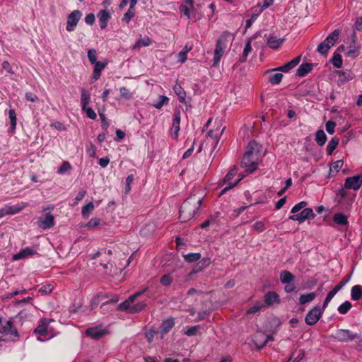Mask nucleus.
Here are the masks:
<instances>
[{"label": "nucleus", "instance_id": "nucleus-50", "mask_svg": "<svg viewBox=\"0 0 362 362\" xmlns=\"http://www.w3.org/2000/svg\"><path fill=\"white\" fill-rule=\"evenodd\" d=\"M337 293L336 292V291H334V289H332L331 291H329L328 293V294L327 295L325 300H324V303H323V305H322V308L325 309L329 304V303L331 301V300L333 298V297L337 294Z\"/></svg>", "mask_w": 362, "mask_h": 362}, {"label": "nucleus", "instance_id": "nucleus-19", "mask_svg": "<svg viewBox=\"0 0 362 362\" xmlns=\"http://www.w3.org/2000/svg\"><path fill=\"white\" fill-rule=\"evenodd\" d=\"M105 333V330L99 327H90L86 330V335L94 339H100Z\"/></svg>", "mask_w": 362, "mask_h": 362}, {"label": "nucleus", "instance_id": "nucleus-37", "mask_svg": "<svg viewBox=\"0 0 362 362\" xmlns=\"http://www.w3.org/2000/svg\"><path fill=\"white\" fill-rule=\"evenodd\" d=\"M19 211L18 209L14 206H6L5 208L0 209V218L8 214H14Z\"/></svg>", "mask_w": 362, "mask_h": 362}, {"label": "nucleus", "instance_id": "nucleus-47", "mask_svg": "<svg viewBox=\"0 0 362 362\" xmlns=\"http://www.w3.org/2000/svg\"><path fill=\"white\" fill-rule=\"evenodd\" d=\"M237 173H238V168L234 166L226 174V175L225 176V177L223 179V182H229L231 179H233L234 177V176L237 174Z\"/></svg>", "mask_w": 362, "mask_h": 362}, {"label": "nucleus", "instance_id": "nucleus-41", "mask_svg": "<svg viewBox=\"0 0 362 362\" xmlns=\"http://www.w3.org/2000/svg\"><path fill=\"white\" fill-rule=\"evenodd\" d=\"M94 209V204L92 202L82 207L81 214L83 217H88Z\"/></svg>", "mask_w": 362, "mask_h": 362}, {"label": "nucleus", "instance_id": "nucleus-16", "mask_svg": "<svg viewBox=\"0 0 362 362\" xmlns=\"http://www.w3.org/2000/svg\"><path fill=\"white\" fill-rule=\"evenodd\" d=\"M36 254L37 251L33 247H27L24 249H22L19 252L15 254L12 259L13 260L16 261L21 259L28 258Z\"/></svg>", "mask_w": 362, "mask_h": 362}, {"label": "nucleus", "instance_id": "nucleus-28", "mask_svg": "<svg viewBox=\"0 0 362 362\" xmlns=\"http://www.w3.org/2000/svg\"><path fill=\"white\" fill-rule=\"evenodd\" d=\"M173 90L178 96L179 101L182 103H185L186 93L180 84L176 83L173 87Z\"/></svg>", "mask_w": 362, "mask_h": 362}, {"label": "nucleus", "instance_id": "nucleus-18", "mask_svg": "<svg viewBox=\"0 0 362 362\" xmlns=\"http://www.w3.org/2000/svg\"><path fill=\"white\" fill-rule=\"evenodd\" d=\"M260 146L255 140L250 141L247 147L244 154L253 155L259 157Z\"/></svg>", "mask_w": 362, "mask_h": 362}, {"label": "nucleus", "instance_id": "nucleus-24", "mask_svg": "<svg viewBox=\"0 0 362 362\" xmlns=\"http://www.w3.org/2000/svg\"><path fill=\"white\" fill-rule=\"evenodd\" d=\"M313 69V64L304 63L300 65L298 67L296 75L299 77H303L310 72Z\"/></svg>", "mask_w": 362, "mask_h": 362}, {"label": "nucleus", "instance_id": "nucleus-30", "mask_svg": "<svg viewBox=\"0 0 362 362\" xmlns=\"http://www.w3.org/2000/svg\"><path fill=\"white\" fill-rule=\"evenodd\" d=\"M317 296L315 292H310L306 294H302L299 297V303L300 305H305L307 303L313 301Z\"/></svg>", "mask_w": 362, "mask_h": 362}, {"label": "nucleus", "instance_id": "nucleus-55", "mask_svg": "<svg viewBox=\"0 0 362 362\" xmlns=\"http://www.w3.org/2000/svg\"><path fill=\"white\" fill-rule=\"evenodd\" d=\"M52 289H53V286L51 284H47V285L42 286L39 289L38 292L42 295H44V294L46 295V294L51 293Z\"/></svg>", "mask_w": 362, "mask_h": 362}, {"label": "nucleus", "instance_id": "nucleus-27", "mask_svg": "<svg viewBox=\"0 0 362 362\" xmlns=\"http://www.w3.org/2000/svg\"><path fill=\"white\" fill-rule=\"evenodd\" d=\"M294 275L288 271L284 270L282 271L280 274V280L283 284H290L294 280Z\"/></svg>", "mask_w": 362, "mask_h": 362}, {"label": "nucleus", "instance_id": "nucleus-25", "mask_svg": "<svg viewBox=\"0 0 362 362\" xmlns=\"http://www.w3.org/2000/svg\"><path fill=\"white\" fill-rule=\"evenodd\" d=\"M175 325V321L173 318L164 320L160 326V333L165 334L168 333Z\"/></svg>", "mask_w": 362, "mask_h": 362}, {"label": "nucleus", "instance_id": "nucleus-8", "mask_svg": "<svg viewBox=\"0 0 362 362\" xmlns=\"http://www.w3.org/2000/svg\"><path fill=\"white\" fill-rule=\"evenodd\" d=\"M54 320L52 319L42 318L40 320V324L36 327L34 331V333L39 334L42 337H47V339H50L52 337V334H49V325L50 322Z\"/></svg>", "mask_w": 362, "mask_h": 362}, {"label": "nucleus", "instance_id": "nucleus-21", "mask_svg": "<svg viewBox=\"0 0 362 362\" xmlns=\"http://www.w3.org/2000/svg\"><path fill=\"white\" fill-rule=\"evenodd\" d=\"M284 38H278L274 35H269L267 37V45L272 49H278L284 42Z\"/></svg>", "mask_w": 362, "mask_h": 362}, {"label": "nucleus", "instance_id": "nucleus-39", "mask_svg": "<svg viewBox=\"0 0 362 362\" xmlns=\"http://www.w3.org/2000/svg\"><path fill=\"white\" fill-rule=\"evenodd\" d=\"M337 74L339 77V81L341 83L351 81L353 78V74L349 71L345 72L343 71H337Z\"/></svg>", "mask_w": 362, "mask_h": 362}, {"label": "nucleus", "instance_id": "nucleus-45", "mask_svg": "<svg viewBox=\"0 0 362 362\" xmlns=\"http://www.w3.org/2000/svg\"><path fill=\"white\" fill-rule=\"evenodd\" d=\"M169 101L168 97L165 95H160L158 100L153 104V106L157 109H160L163 105L167 104Z\"/></svg>", "mask_w": 362, "mask_h": 362}, {"label": "nucleus", "instance_id": "nucleus-63", "mask_svg": "<svg viewBox=\"0 0 362 362\" xmlns=\"http://www.w3.org/2000/svg\"><path fill=\"white\" fill-rule=\"evenodd\" d=\"M25 98L28 101H30L32 103H35V102L37 101V100H38V98L37 97V95L31 92L26 93L25 95Z\"/></svg>", "mask_w": 362, "mask_h": 362}, {"label": "nucleus", "instance_id": "nucleus-49", "mask_svg": "<svg viewBox=\"0 0 362 362\" xmlns=\"http://www.w3.org/2000/svg\"><path fill=\"white\" fill-rule=\"evenodd\" d=\"M252 51V46H251V43H250V41H248L245 46V48H244V50H243V54H242V57H241V61L243 62L245 60H246L247 57V55L249 54V53Z\"/></svg>", "mask_w": 362, "mask_h": 362}, {"label": "nucleus", "instance_id": "nucleus-42", "mask_svg": "<svg viewBox=\"0 0 362 362\" xmlns=\"http://www.w3.org/2000/svg\"><path fill=\"white\" fill-rule=\"evenodd\" d=\"M331 62L336 68H341L342 66L343 61L339 54L334 53Z\"/></svg>", "mask_w": 362, "mask_h": 362}, {"label": "nucleus", "instance_id": "nucleus-64", "mask_svg": "<svg viewBox=\"0 0 362 362\" xmlns=\"http://www.w3.org/2000/svg\"><path fill=\"white\" fill-rule=\"evenodd\" d=\"M95 21V15L93 13H89L85 17V22L89 25H92Z\"/></svg>", "mask_w": 362, "mask_h": 362}, {"label": "nucleus", "instance_id": "nucleus-15", "mask_svg": "<svg viewBox=\"0 0 362 362\" xmlns=\"http://www.w3.org/2000/svg\"><path fill=\"white\" fill-rule=\"evenodd\" d=\"M281 302L280 296L275 291H269L264 296V307H269L274 303L279 304Z\"/></svg>", "mask_w": 362, "mask_h": 362}, {"label": "nucleus", "instance_id": "nucleus-61", "mask_svg": "<svg viewBox=\"0 0 362 362\" xmlns=\"http://www.w3.org/2000/svg\"><path fill=\"white\" fill-rule=\"evenodd\" d=\"M160 283L163 286H169L172 283V277L169 274H165L161 277Z\"/></svg>", "mask_w": 362, "mask_h": 362}, {"label": "nucleus", "instance_id": "nucleus-60", "mask_svg": "<svg viewBox=\"0 0 362 362\" xmlns=\"http://www.w3.org/2000/svg\"><path fill=\"white\" fill-rule=\"evenodd\" d=\"M187 53L188 50H182L181 52H180L177 55L178 62H180L182 64L185 62L187 60Z\"/></svg>", "mask_w": 362, "mask_h": 362}, {"label": "nucleus", "instance_id": "nucleus-59", "mask_svg": "<svg viewBox=\"0 0 362 362\" xmlns=\"http://www.w3.org/2000/svg\"><path fill=\"white\" fill-rule=\"evenodd\" d=\"M192 8L189 6L181 5L180 11L189 19L190 18V10Z\"/></svg>", "mask_w": 362, "mask_h": 362}, {"label": "nucleus", "instance_id": "nucleus-12", "mask_svg": "<svg viewBox=\"0 0 362 362\" xmlns=\"http://www.w3.org/2000/svg\"><path fill=\"white\" fill-rule=\"evenodd\" d=\"M362 185V175H356L352 177H348L345 179L344 187L358 190Z\"/></svg>", "mask_w": 362, "mask_h": 362}, {"label": "nucleus", "instance_id": "nucleus-1", "mask_svg": "<svg viewBox=\"0 0 362 362\" xmlns=\"http://www.w3.org/2000/svg\"><path fill=\"white\" fill-rule=\"evenodd\" d=\"M202 204V199H196L195 197L187 198L180 206V219L182 222H186L192 219L197 211Z\"/></svg>", "mask_w": 362, "mask_h": 362}, {"label": "nucleus", "instance_id": "nucleus-10", "mask_svg": "<svg viewBox=\"0 0 362 362\" xmlns=\"http://www.w3.org/2000/svg\"><path fill=\"white\" fill-rule=\"evenodd\" d=\"M82 16V13L79 10H74L67 16L66 29L69 32L74 31L78 21Z\"/></svg>", "mask_w": 362, "mask_h": 362}, {"label": "nucleus", "instance_id": "nucleus-23", "mask_svg": "<svg viewBox=\"0 0 362 362\" xmlns=\"http://www.w3.org/2000/svg\"><path fill=\"white\" fill-rule=\"evenodd\" d=\"M180 112L177 111L175 113L173 116L172 130L175 134V139L177 138L178 133L180 131Z\"/></svg>", "mask_w": 362, "mask_h": 362}, {"label": "nucleus", "instance_id": "nucleus-46", "mask_svg": "<svg viewBox=\"0 0 362 362\" xmlns=\"http://www.w3.org/2000/svg\"><path fill=\"white\" fill-rule=\"evenodd\" d=\"M346 191L344 189L341 188L337 194V203L339 204H344V201L346 198Z\"/></svg>", "mask_w": 362, "mask_h": 362}, {"label": "nucleus", "instance_id": "nucleus-53", "mask_svg": "<svg viewBox=\"0 0 362 362\" xmlns=\"http://www.w3.org/2000/svg\"><path fill=\"white\" fill-rule=\"evenodd\" d=\"M119 92L121 95L127 100H129L132 98V94L126 87H121L119 88Z\"/></svg>", "mask_w": 362, "mask_h": 362}, {"label": "nucleus", "instance_id": "nucleus-58", "mask_svg": "<svg viewBox=\"0 0 362 362\" xmlns=\"http://www.w3.org/2000/svg\"><path fill=\"white\" fill-rule=\"evenodd\" d=\"M252 228L254 230L258 231V232H262L265 229V226L264 222L259 221H257L252 225Z\"/></svg>", "mask_w": 362, "mask_h": 362}, {"label": "nucleus", "instance_id": "nucleus-7", "mask_svg": "<svg viewBox=\"0 0 362 362\" xmlns=\"http://www.w3.org/2000/svg\"><path fill=\"white\" fill-rule=\"evenodd\" d=\"M315 217V214L310 208H305L299 214L291 215L288 217L289 220L298 221L299 223H302L306 220L313 219Z\"/></svg>", "mask_w": 362, "mask_h": 362}, {"label": "nucleus", "instance_id": "nucleus-43", "mask_svg": "<svg viewBox=\"0 0 362 362\" xmlns=\"http://www.w3.org/2000/svg\"><path fill=\"white\" fill-rule=\"evenodd\" d=\"M351 303L346 300L338 307L337 310L341 314H346L351 308Z\"/></svg>", "mask_w": 362, "mask_h": 362}, {"label": "nucleus", "instance_id": "nucleus-2", "mask_svg": "<svg viewBox=\"0 0 362 362\" xmlns=\"http://www.w3.org/2000/svg\"><path fill=\"white\" fill-rule=\"evenodd\" d=\"M18 331L11 320H8L0 315V341H8L13 337H18Z\"/></svg>", "mask_w": 362, "mask_h": 362}, {"label": "nucleus", "instance_id": "nucleus-52", "mask_svg": "<svg viewBox=\"0 0 362 362\" xmlns=\"http://www.w3.org/2000/svg\"><path fill=\"white\" fill-rule=\"evenodd\" d=\"M307 206V202H304V201H302L299 203H298L297 204H296L292 209H291V212L292 214H296L297 212H298L299 211H300L301 209H304V208Z\"/></svg>", "mask_w": 362, "mask_h": 362}, {"label": "nucleus", "instance_id": "nucleus-44", "mask_svg": "<svg viewBox=\"0 0 362 362\" xmlns=\"http://www.w3.org/2000/svg\"><path fill=\"white\" fill-rule=\"evenodd\" d=\"M283 74L281 73H276L275 74L272 75L269 78V82L273 85L279 84L282 80Z\"/></svg>", "mask_w": 362, "mask_h": 362}, {"label": "nucleus", "instance_id": "nucleus-62", "mask_svg": "<svg viewBox=\"0 0 362 362\" xmlns=\"http://www.w3.org/2000/svg\"><path fill=\"white\" fill-rule=\"evenodd\" d=\"M305 356V351L303 349H300L299 350V352L296 357H294V356H293V358L291 359L292 362H300L301 360H303Z\"/></svg>", "mask_w": 362, "mask_h": 362}, {"label": "nucleus", "instance_id": "nucleus-51", "mask_svg": "<svg viewBox=\"0 0 362 362\" xmlns=\"http://www.w3.org/2000/svg\"><path fill=\"white\" fill-rule=\"evenodd\" d=\"M71 168L70 163L68 161H64L61 166L57 170L58 174H63L65 172L69 170Z\"/></svg>", "mask_w": 362, "mask_h": 362}, {"label": "nucleus", "instance_id": "nucleus-54", "mask_svg": "<svg viewBox=\"0 0 362 362\" xmlns=\"http://www.w3.org/2000/svg\"><path fill=\"white\" fill-rule=\"evenodd\" d=\"M82 110L86 113L87 116L90 119H95L97 117L96 113L90 107L86 106V107L82 108Z\"/></svg>", "mask_w": 362, "mask_h": 362}, {"label": "nucleus", "instance_id": "nucleus-9", "mask_svg": "<svg viewBox=\"0 0 362 362\" xmlns=\"http://www.w3.org/2000/svg\"><path fill=\"white\" fill-rule=\"evenodd\" d=\"M147 288L143 289L142 291H139L136 293H135L133 295H131L126 300L121 303L118 307L117 310L120 311H125L127 313H129V310H131V308L132 306V304H133L139 296L144 293L147 291Z\"/></svg>", "mask_w": 362, "mask_h": 362}, {"label": "nucleus", "instance_id": "nucleus-14", "mask_svg": "<svg viewBox=\"0 0 362 362\" xmlns=\"http://www.w3.org/2000/svg\"><path fill=\"white\" fill-rule=\"evenodd\" d=\"M300 59H301L300 56H297L293 59L288 62L284 66H279V67H277L275 69H272L271 70H268V71H267V72L278 71H283L284 73H288L290 70H291L292 69L296 67L299 64Z\"/></svg>", "mask_w": 362, "mask_h": 362}, {"label": "nucleus", "instance_id": "nucleus-17", "mask_svg": "<svg viewBox=\"0 0 362 362\" xmlns=\"http://www.w3.org/2000/svg\"><path fill=\"white\" fill-rule=\"evenodd\" d=\"M100 27L102 30L105 29L107 26L108 21L111 18V13L107 10H101L97 15Z\"/></svg>", "mask_w": 362, "mask_h": 362}, {"label": "nucleus", "instance_id": "nucleus-26", "mask_svg": "<svg viewBox=\"0 0 362 362\" xmlns=\"http://www.w3.org/2000/svg\"><path fill=\"white\" fill-rule=\"evenodd\" d=\"M152 42V40L148 37H145L138 40L135 45L133 46V49L139 51L142 47L149 46Z\"/></svg>", "mask_w": 362, "mask_h": 362}, {"label": "nucleus", "instance_id": "nucleus-57", "mask_svg": "<svg viewBox=\"0 0 362 362\" xmlns=\"http://www.w3.org/2000/svg\"><path fill=\"white\" fill-rule=\"evenodd\" d=\"M335 127H336V123L333 121L329 120L326 123V125H325L326 131L329 134H333L334 133Z\"/></svg>", "mask_w": 362, "mask_h": 362}, {"label": "nucleus", "instance_id": "nucleus-29", "mask_svg": "<svg viewBox=\"0 0 362 362\" xmlns=\"http://www.w3.org/2000/svg\"><path fill=\"white\" fill-rule=\"evenodd\" d=\"M351 296L353 300H358L362 298V286L361 285H355L351 291Z\"/></svg>", "mask_w": 362, "mask_h": 362}, {"label": "nucleus", "instance_id": "nucleus-3", "mask_svg": "<svg viewBox=\"0 0 362 362\" xmlns=\"http://www.w3.org/2000/svg\"><path fill=\"white\" fill-rule=\"evenodd\" d=\"M230 36V33L226 31L223 32L217 40L213 59V66L217 65L220 62L221 58L223 55L224 50L227 47L228 38Z\"/></svg>", "mask_w": 362, "mask_h": 362}, {"label": "nucleus", "instance_id": "nucleus-56", "mask_svg": "<svg viewBox=\"0 0 362 362\" xmlns=\"http://www.w3.org/2000/svg\"><path fill=\"white\" fill-rule=\"evenodd\" d=\"M100 223V219L98 218H92L88 223L86 224V227L88 228H93L98 226H99Z\"/></svg>", "mask_w": 362, "mask_h": 362}, {"label": "nucleus", "instance_id": "nucleus-32", "mask_svg": "<svg viewBox=\"0 0 362 362\" xmlns=\"http://www.w3.org/2000/svg\"><path fill=\"white\" fill-rule=\"evenodd\" d=\"M334 221L341 226H345L348 223L347 217L342 213H337L333 217Z\"/></svg>", "mask_w": 362, "mask_h": 362}, {"label": "nucleus", "instance_id": "nucleus-5", "mask_svg": "<svg viewBox=\"0 0 362 362\" xmlns=\"http://www.w3.org/2000/svg\"><path fill=\"white\" fill-rule=\"evenodd\" d=\"M335 339L341 342H349L352 341L355 339H358L361 338V334L359 333H354L349 329H339L337 331L335 336Z\"/></svg>", "mask_w": 362, "mask_h": 362}, {"label": "nucleus", "instance_id": "nucleus-33", "mask_svg": "<svg viewBox=\"0 0 362 362\" xmlns=\"http://www.w3.org/2000/svg\"><path fill=\"white\" fill-rule=\"evenodd\" d=\"M339 144V139L337 137L332 138L328 143L326 151L328 155H331L337 148Z\"/></svg>", "mask_w": 362, "mask_h": 362}, {"label": "nucleus", "instance_id": "nucleus-38", "mask_svg": "<svg viewBox=\"0 0 362 362\" xmlns=\"http://www.w3.org/2000/svg\"><path fill=\"white\" fill-rule=\"evenodd\" d=\"M90 93L85 90L84 89H82L81 90V103L82 108H85L86 106H88V104L90 103Z\"/></svg>", "mask_w": 362, "mask_h": 362}, {"label": "nucleus", "instance_id": "nucleus-31", "mask_svg": "<svg viewBox=\"0 0 362 362\" xmlns=\"http://www.w3.org/2000/svg\"><path fill=\"white\" fill-rule=\"evenodd\" d=\"M315 141L319 146H323L327 141V136L322 129L317 130L315 134Z\"/></svg>", "mask_w": 362, "mask_h": 362}, {"label": "nucleus", "instance_id": "nucleus-34", "mask_svg": "<svg viewBox=\"0 0 362 362\" xmlns=\"http://www.w3.org/2000/svg\"><path fill=\"white\" fill-rule=\"evenodd\" d=\"M183 257L185 262L192 263L199 260L202 257V255L199 252L188 253L187 255H185Z\"/></svg>", "mask_w": 362, "mask_h": 362}, {"label": "nucleus", "instance_id": "nucleus-36", "mask_svg": "<svg viewBox=\"0 0 362 362\" xmlns=\"http://www.w3.org/2000/svg\"><path fill=\"white\" fill-rule=\"evenodd\" d=\"M146 307V303L144 301L139 302L134 305H132L131 308V310H129V313L134 314L139 313L145 309Z\"/></svg>", "mask_w": 362, "mask_h": 362}, {"label": "nucleus", "instance_id": "nucleus-48", "mask_svg": "<svg viewBox=\"0 0 362 362\" xmlns=\"http://www.w3.org/2000/svg\"><path fill=\"white\" fill-rule=\"evenodd\" d=\"M88 58L89 62L93 64L97 61V51L95 49H90L88 51Z\"/></svg>", "mask_w": 362, "mask_h": 362}, {"label": "nucleus", "instance_id": "nucleus-40", "mask_svg": "<svg viewBox=\"0 0 362 362\" xmlns=\"http://www.w3.org/2000/svg\"><path fill=\"white\" fill-rule=\"evenodd\" d=\"M135 6L132 7V4L129 5V8L124 13L122 21L126 23H129L131 19L135 16Z\"/></svg>", "mask_w": 362, "mask_h": 362}, {"label": "nucleus", "instance_id": "nucleus-20", "mask_svg": "<svg viewBox=\"0 0 362 362\" xmlns=\"http://www.w3.org/2000/svg\"><path fill=\"white\" fill-rule=\"evenodd\" d=\"M94 69L93 72V78L96 81L98 80L100 76H101V71L103 69H104L106 66L107 65V62L106 61L105 62H96L93 64Z\"/></svg>", "mask_w": 362, "mask_h": 362}, {"label": "nucleus", "instance_id": "nucleus-4", "mask_svg": "<svg viewBox=\"0 0 362 362\" xmlns=\"http://www.w3.org/2000/svg\"><path fill=\"white\" fill-rule=\"evenodd\" d=\"M340 32L338 29L332 31L325 40L321 42L317 48V51L322 55L328 53L329 49L335 44L338 40Z\"/></svg>", "mask_w": 362, "mask_h": 362}, {"label": "nucleus", "instance_id": "nucleus-22", "mask_svg": "<svg viewBox=\"0 0 362 362\" xmlns=\"http://www.w3.org/2000/svg\"><path fill=\"white\" fill-rule=\"evenodd\" d=\"M211 259L209 257L203 258L197 262L192 269V273L196 274L202 272L204 269L209 266Z\"/></svg>", "mask_w": 362, "mask_h": 362}, {"label": "nucleus", "instance_id": "nucleus-6", "mask_svg": "<svg viewBox=\"0 0 362 362\" xmlns=\"http://www.w3.org/2000/svg\"><path fill=\"white\" fill-rule=\"evenodd\" d=\"M259 157L253 155L244 154L241 162L242 167L248 168V173H253L257 168Z\"/></svg>", "mask_w": 362, "mask_h": 362}, {"label": "nucleus", "instance_id": "nucleus-35", "mask_svg": "<svg viewBox=\"0 0 362 362\" xmlns=\"http://www.w3.org/2000/svg\"><path fill=\"white\" fill-rule=\"evenodd\" d=\"M8 117L11 122L10 129L11 132H13L16 127V114L13 109H10L8 111Z\"/></svg>", "mask_w": 362, "mask_h": 362}, {"label": "nucleus", "instance_id": "nucleus-11", "mask_svg": "<svg viewBox=\"0 0 362 362\" xmlns=\"http://www.w3.org/2000/svg\"><path fill=\"white\" fill-rule=\"evenodd\" d=\"M322 315V310L320 306H315L312 310H310L306 315L305 321L308 325H315Z\"/></svg>", "mask_w": 362, "mask_h": 362}, {"label": "nucleus", "instance_id": "nucleus-13", "mask_svg": "<svg viewBox=\"0 0 362 362\" xmlns=\"http://www.w3.org/2000/svg\"><path fill=\"white\" fill-rule=\"evenodd\" d=\"M37 225L43 230L49 229L54 225V217L50 213H46L45 216L39 218Z\"/></svg>", "mask_w": 362, "mask_h": 362}]
</instances>
